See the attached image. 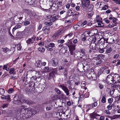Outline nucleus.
<instances>
[{"instance_id":"nucleus-1","label":"nucleus","mask_w":120,"mask_h":120,"mask_svg":"<svg viewBox=\"0 0 120 120\" xmlns=\"http://www.w3.org/2000/svg\"><path fill=\"white\" fill-rule=\"evenodd\" d=\"M26 110L27 111V116H26L25 117H24L23 118V119L29 118L31 116H33L36 113V110L33 109L28 108L26 109Z\"/></svg>"},{"instance_id":"nucleus-32","label":"nucleus","mask_w":120,"mask_h":120,"mask_svg":"<svg viewBox=\"0 0 120 120\" xmlns=\"http://www.w3.org/2000/svg\"><path fill=\"white\" fill-rule=\"evenodd\" d=\"M54 75V74L52 73H49V77L48 78V79L50 80L52 78H53Z\"/></svg>"},{"instance_id":"nucleus-22","label":"nucleus","mask_w":120,"mask_h":120,"mask_svg":"<svg viewBox=\"0 0 120 120\" xmlns=\"http://www.w3.org/2000/svg\"><path fill=\"white\" fill-rule=\"evenodd\" d=\"M106 96L105 95H102V98L101 100V102L103 103H105L106 102Z\"/></svg>"},{"instance_id":"nucleus-3","label":"nucleus","mask_w":120,"mask_h":120,"mask_svg":"<svg viewBox=\"0 0 120 120\" xmlns=\"http://www.w3.org/2000/svg\"><path fill=\"white\" fill-rule=\"evenodd\" d=\"M59 18L58 15H56L55 14H54L50 15L47 16L46 20H49L50 21L54 22Z\"/></svg>"},{"instance_id":"nucleus-53","label":"nucleus","mask_w":120,"mask_h":120,"mask_svg":"<svg viewBox=\"0 0 120 120\" xmlns=\"http://www.w3.org/2000/svg\"><path fill=\"white\" fill-rule=\"evenodd\" d=\"M3 69L8 71L9 70V68H7V65H4L3 67Z\"/></svg>"},{"instance_id":"nucleus-9","label":"nucleus","mask_w":120,"mask_h":120,"mask_svg":"<svg viewBox=\"0 0 120 120\" xmlns=\"http://www.w3.org/2000/svg\"><path fill=\"white\" fill-rule=\"evenodd\" d=\"M104 57L103 55L102 54L99 55L97 56V58L98 60L97 61L96 63V65H99L102 63V61L101 60V59H102L103 57Z\"/></svg>"},{"instance_id":"nucleus-40","label":"nucleus","mask_w":120,"mask_h":120,"mask_svg":"<svg viewBox=\"0 0 120 120\" xmlns=\"http://www.w3.org/2000/svg\"><path fill=\"white\" fill-rule=\"evenodd\" d=\"M73 12L72 11V10H69L67 13V15L69 16H71L72 15Z\"/></svg>"},{"instance_id":"nucleus-58","label":"nucleus","mask_w":120,"mask_h":120,"mask_svg":"<svg viewBox=\"0 0 120 120\" xmlns=\"http://www.w3.org/2000/svg\"><path fill=\"white\" fill-rule=\"evenodd\" d=\"M108 9V6L107 5H105L102 8V9L104 10H105Z\"/></svg>"},{"instance_id":"nucleus-21","label":"nucleus","mask_w":120,"mask_h":120,"mask_svg":"<svg viewBox=\"0 0 120 120\" xmlns=\"http://www.w3.org/2000/svg\"><path fill=\"white\" fill-rule=\"evenodd\" d=\"M23 101L24 102L26 103L29 105H30L33 103V102L32 101L29 100H26L23 99Z\"/></svg>"},{"instance_id":"nucleus-63","label":"nucleus","mask_w":120,"mask_h":120,"mask_svg":"<svg viewBox=\"0 0 120 120\" xmlns=\"http://www.w3.org/2000/svg\"><path fill=\"white\" fill-rule=\"evenodd\" d=\"M86 51L88 53H90L92 52V51L91 49H86Z\"/></svg>"},{"instance_id":"nucleus-55","label":"nucleus","mask_w":120,"mask_h":120,"mask_svg":"<svg viewBox=\"0 0 120 120\" xmlns=\"http://www.w3.org/2000/svg\"><path fill=\"white\" fill-rule=\"evenodd\" d=\"M31 39V40L33 43H34V41H35L36 37L35 36H33L31 37V38H30Z\"/></svg>"},{"instance_id":"nucleus-41","label":"nucleus","mask_w":120,"mask_h":120,"mask_svg":"<svg viewBox=\"0 0 120 120\" xmlns=\"http://www.w3.org/2000/svg\"><path fill=\"white\" fill-rule=\"evenodd\" d=\"M112 49L110 47L107 49L105 51V52L107 53H109L112 51Z\"/></svg>"},{"instance_id":"nucleus-14","label":"nucleus","mask_w":120,"mask_h":120,"mask_svg":"<svg viewBox=\"0 0 120 120\" xmlns=\"http://www.w3.org/2000/svg\"><path fill=\"white\" fill-rule=\"evenodd\" d=\"M20 99L18 95H15L13 98V102L14 103L17 104L20 102Z\"/></svg>"},{"instance_id":"nucleus-11","label":"nucleus","mask_w":120,"mask_h":120,"mask_svg":"<svg viewBox=\"0 0 120 120\" xmlns=\"http://www.w3.org/2000/svg\"><path fill=\"white\" fill-rule=\"evenodd\" d=\"M82 7L84 8L87 7L90 4L89 0H82Z\"/></svg>"},{"instance_id":"nucleus-8","label":"nucleus","mask_w":120,"mask_h":120,"mask_svg":"<svg viewBox=\"0 0 120 120\" xmlns=\"http://www.w3.org/2000/svg\"><path fill=\"white\" fill-rule=\"evenodd\" d=\"M87 74V76L90 78V80H95L97 79V76L95 74L93 73L92 75H90V73L89 72Z\"/></svg>"},{"instance_id":"nucleus-54","label":"nucleus","mask_w":120,"mask_h":120,"mask_svg":"<svg viewBox=\"0 0 120 120\" xmlns=\"http://www.w3.org/2000/svg\"><path fill=\"white\" fill-rule=\"evenodd\" d=\"M26 42L27 44H28L29 45L31 43H33L31 40V39L30 38Z\"/></svg>"},{"instance_id":"nucleus-6","label":"nucleus","mask_w":120,"mask_h":120,"mask_svg":"<svg viewBox=\"0 0 120 120\" xmlns=\"http://www.w3.org/2000/svg\"><path fill=\"white\" fill-rule=\"evenodd\" d=\"M59 87H60L66 94L67 96L68 97L70 96L69 95V90L68 88L63 85H60L59 86Z\"/></svg>"},{"instance_id":"nucleus-17","label":"nucleus","mask_w":120,"mask_h":120,"mask_svg":"<svg viewBox=\"0 0 120 120\" xmlns=\"http://www.w3.org/2000/svg\"><path fill=\"white\" fill-rule=\"evenodd\" d=\"M68 114H67L65 116V112H64V113H63L61 117L64 119H67L70 118V115L71 114V112L70 110L68 111Z\"/></svg>"},{"instance_id":"nucleus-42","label":"nucleus","mask_w":120,"mask_h":120,"mask_svg":"<svg viewBox=\"0 0 120 120\" xmlns=\"http://www.w3.org/2000/svg\"><path fill=\"white\" fill-rule=\"evenodd\" d=\"M23 11L24 12L28 14L30 13L31 12L30 10L28 9H24L23 10Z\"/></svg>"},{"instance_id":"nucleus-48","label":"nucleus","mask_w":120,"mask_h":120,"mask_svg":"<svg viewBox=\"0 0 120 120\" xmlns=\"http://www.w3.org/2000/svg\"><path fill=\"white\" fill-rule=\"evenodd\" d=\"M8 104H4L2 105V107L3 109L4 108H6L8 107Z\"/></svg>"},{"instance_id":"nucleus-26","label":"nucleus","mask_w":120,"mask_h":120,"mask_svg":"<svg viewBox=\"0 0 120 120\" xmlns=\"http://www.w3.org/2000/svg\"><path fill=\"white\" fill-rule=\"evenodd\" d=\"M75 45L73 44L69 47V50L75 51Z\"/></svg>"},{"instance_id":"nucleus-34","label":"nucleus","mask_w":120,"mask_h":120,"mask_svg":"<svg viewBox=\"0 0 120 120\" xmlns=\"http://www.w3.org/2000/svg\"><path fill=\"white\" fill-rule=\"evenodd\" d=\"M52 105H50L49 106H47L46 108V109L47 111H48L51 110L52 109Z\"/></svg>"},{"instance_id":"nucleus-39","label":"nucleus","mask_w":120,"mask_h":120,"mask_svg":"<svg viewBox=\"0 0 120 120\" xmlns=\"http://www.w3.org/2000/svg\"><path fill=\"white\" fill-rule=\"evenodd\" d=\"M91 108H93L97 106V102H94V103L91 104Z\"/></svg>"},{"instance_id":"nucleus-38","label":"nucleus","mask_w":120,"mask_h":120,"mask_svg":"<svg viewBox=\"0 0 120 120\" xmlns=\"http://www.w3.org/2000/svg\"><path fill=\"white\" fill-rule=\"evenodd\" d=\"M3 52L5 53H6L9 50V49L6 47L5 48H2Z\"/></svg>"},{"instance_id":"nucleus-30","label":"nucleus","mask_w":120,"mask_h":120,"mask_svg":"<svg viewBox=\"0 0 120 120\" xmlns=\"http://www.w3.org/2000/svg\"><path fill=\"white\" fill-rule=\"evenodd\" d=\"M55 91L56 92L57 94L58 95L60 94H61L62 92L60 90L58 89L57 88H55Z\"/></svg>"},{"instance_id":"nucleus-43","label":"nucleus","mask_w":120,"mask_h":120,"mask_svg":"<svg viewBox=\"0 0 120 120\" xmlns=\"http://www.w3.org/2000/svg\"><path fill=\"white\" fill-rule=\"evenodd\" d=\"M59 35L62 34L63 33V31L62 29H60L57 32Z\"/></svg>"},{"instance_id":"nucleus-37","label":"nucleus","mask_w":120,"mask_h":120,"mask_svg":"<svg viewBox=\"0 0 120 120\" xmlns=\"http://www.w3.org/2000/svg\"><path fill=\"white\" fill-rule=\"evenodd\" d=\"M15 71V69L14 68H11L9 71V73L10 74H14V72Z\"/></svg>"},{"instance_id":"nucleus-51","label":"nucleus","mask_w":120,"mask_h":120,"mask_svg":"<svg viewBox=\"0 0 120 120\" xmlns=\"http://www.w3.org/2000/svg\"><path fill=\"white\" fill-rule=\"evenodd\" d=\"M52 23L50 21L49 22H45V24L46 25H48L49 26H50L52 25Z\"/></svg>"},{"instance_id":"nucleus-57","label":"nucleus","mask_w":120,"mask_h":120,"mask_svg":"<svg viewBox=\"0 0 120 120\" xmlns=\"http://www.w3.org/2000/svg\"><path fill=\"white\" fill-rule=\"evenodd\" d=\"M87 108V111H88L91 108H91V105L89 104L88 105Z\"/></svg>"},{"instance_id":"nucleus-52","label":"nucleus","mask_w":120,"mask_h":120,"mask_svg":"<svg viewBox=\"0 0 120 120\" xmlns=\"http://www.w3.org/2000/svg\"><path fill=\"white\" fill-rule=\"evenodd\" d=\"M104 113L108 115H109L111 113L109 111V110L108 109L105 110L104 111Z\"/></svg>"},{"instance_id":"nucleus-27","label":"nucleus","mask_w":120,"mask_h":120,"mask_svg":"<svg viewBox=\"0 0 120 120\" xmlns=\"http://www.w3.org/2000/svg\"><path fill=\"white\" fill-rule=\"evenodd\" d=\"M83 42V45L85 46H87L90 43L89 41L88 40H86Z\"/></svg>"},{"instance_id":"nucleus-15","label":"nucleus","mask_w":120,"mask_h":120,"mask_svg":"<svg viewBox=\"0 0 120 120\" xmlns=\"http://www.w3.org/2000/svg\"><path fill=\"white\" fill-rule=\"evenodd\" d=\"M80 56L79 57L81 59H83L84 58H83L85 56V50L84 49H80Z\"/></svg>"},{"instance_id":"nucleus-16","label":"nucleus","mask_w":120,"mask_h":120,"mask_svg":"<svg viewBox=\"0 0 120 120\" xmlns=\"http://www.w3.org/2000/svg\"><path fill=\"white\" fill-rule=\"evenodd\" d=\"M94 8V6L92 4H90L87 7L85 8V10L86 11L90 12L92 11Z\"/></svg>"},{"instance_id":"nucleus-56","label":"nucleus","mask_w":120,"mask_h":120,"mask_svg":"<svg viewBox=\"0 0 120 120\" xmlns=\"http://www.w3.org/2000/svg\"><path fill=\"white\" fill-rule=\"evenodd\" d=\"M58 43H63L64 42V40L63 39L60 40L58 41Z\"/></svg>"},{"instance_id":"nucleus-19","label":"nucleus","mask_w":120,"mask_h":120,"mask_svg":"<svg viewBox=\"0 0 120 120\" xmlns=\"http://www.w3.org/2000/svg\"><path fill=\"white\" fill-rule=\"evenodd\" d=\"M108 39H107L105 41L103 44V48L104 49H106L108 48L109 46V44L107 41Z\"/></svg>"},{"instance_id":"nucleus-28","label":"nucleus","mask_w":120,"mask_h":120,"mask_svg":"<svg viewBox=\"0 0 120 120\" xmlns=\"http://www.w3.org/2000/svg\"><path fill=\"white\" fill-rule=\"evenodd\" d=\"M82 37L81 40L82 41H83L86 40V37L85 35V34H84V33L82 34Z\"/></svg>"},{"instance_id":"nucleus-24","label":"nucleus","mask_w":120,"mask_h":120,"mask_svg":"<svg viewBox=\"0 0 120 120\" xmlns=\"http://www.w3.org/2000/svg\"><path fill=\"white\" fill-rule=\"evenodd\" d=\"M21 26L20 25H17L15 26L12 29L13 31H14L16 29L21 28Z\"/></svg>"},{"instance_id":"nucleus-62","label":"nucleus","mask_w":120,"mask_h":120,"mask_svg":"<svg viewBox=\"0 0 120 120\" xmlns=\"http://www.w3.org/2000/svg\"><path fill=\"white\" fill-rule=\"evenodd\" d=\"M17 49L18 50H20L22 48V47L19 44L17 45Z\"/></svg>"},{"instance_id":"nucleus-31","label":"nucleus","mask_w":120,"mask_h":120,"mask_svg":"<svg viewBox=\"0 0 120 120\" xmlns=\"http://www.w3.org/2000/svg\"><path fill=\"white\" fill-rule=\"evenodd\" d=\"M37 64V66L38 67L40 68L41 66V62L40 60H38L36 62Z\"/></svg>"},{"instance_id":"nucleus-47","label":"nucleus","mask_w":120,"mask_h":120,"mask_svg":"<svg viewBox=\"0 0 120 120\" xmlns=\"http://www.w3.org/2000/svg\"><path fill=\"white\" fill-rule=\"evenodd\" d=\"M87 22L86 21H85L83 23H81L80 26L81 27H83L86 25L87 23Z\"/></svg>"},{"instance_id":"nucleus-4","label":"nucleus","mask_w":120,"mask_h":120,"mask_svg":"<svg viewBox=\"0 0 120 120\" xmlns=\"http://www.w3.org/2000/svg\"><path fill=\"white\" fill-rule=\"evenodd\" d=\"M114 83L120 82V76L119 75L114 73L111 74Z\"/></svg>"},{"instance_id":"nucleus-61","label":"nucleus","mask_w":120,"mask_h":120,"mask_svg":"<svg viewBox=\"0 0 120 120\" xmlns=\"http://www.w3.org/2000/svg\"><path fill=\"white\" fill-rule=\"evenodd\" d=\"M73 119L74 120H79L78 117L76 115L74 116Z\"/></svg>"},{"instance_id":"nucleus-2","label":"nucleus","mask_w":120,"mask_h":120,"mask_svg":"<svg viewBox=\"0 0 120 120\" xmlns=\"http://www.w3.org/2000/svg\"><path fill=\"white\" fill-rule=\"evenodd\" d=\"M26 109H19L17 111V112L19 114L20 113V117L23 119L24 117L27 116V113H26Z\"/></svg>"},{"instance_id":"nucleus-60","label":"nucleus","mask_w":120,"mask_h":120,"mask_svg":"<svg viewBox=\"0 0 120 120\" xmlns=\"http://www.w3.org/2000/svg\"><path fill=\"white\" fill-rule=\"evenodd\" d=\"M30 23V22L29 21H26V22H24V24L25 26H26L28 24H29Z\"/></svg>"},{"instance_id":"nucleus-36","label":"nucleus","mask_w":120,"mask_h":120,"mask_svg":"<svg viewBox=\"0 0 120 120\" xmlns=\"http://www.w3.org/2000/svg\"><path fill=\"white\" fill-rule=\"evenodd\" d=\"M64 112L63 110H60V112H59L57 113V115H59L60 117L62 116L63 113H64Z\"/></svg>"},{"instance_id":"nucleus-18","label":"nucleus","mask_w":120,"mask_h":120,"mask_svg":"<svg viewBox=\"0 0 120 120\" xmlns=\"http://www.w3.org/2000/svg\"><path fill=\"white\" fill-rule=\"evenodd\" d=\"M50 28L49 27L47 26L45 27H43V30L44 33L45 34H48L50 32Z\"/></svg>"},{"instance_id":"nucleus-64","label":"nucleus","mask_w":120,"mask_h":120,"mask_svg":"<svg viewBox=\"0 0 120 120\" xmlns=\"http://www.w3.org/2000/svg\"><path fill=\"white\" fill-rule=\"evenodd\" d=\"M106 68V67L105 66H104L102 67L100 70L101 71H103L104 70H105Z\"/></svg>"},{"instance_id":"nucleus-33","label":"nucleus","mask_w":120,"mask_h":120,"mask_svg":"<svg viewBox=\"0 0 120 120\" xmlns=\"http://www.w3.org/2000/svg\"><path fill=\"white\" fill-rule=\"evenodd\" d=\"M78 67L81 69H83L84 66H83V64L82 63L79 64L78 65Z\"/></svg>"},{"instance_id":"nucleus-29","label":"nucleus","mask_w":120,"mask_h":120,"mask_svg":"<svg viewBox=\"0 0 120 120\" xmlns=\"http://www.w3.org/2000/svg\"><path fill=\"white\" fill-rule=\"evenodd\" d=\"M38 50L41 52L43 53L45 51V49L42 47H40L39 48Z\"/></svg>"},{"instance_id":"nucleus-59","label":"nucleus","mask_w":120,"mask_h":120,"mask_svg":"<svg viewBox=\"0 0 120 120\" xmlns=\"http://www.w3.org/2000/svg\"><path fill=\"white\" fill-rule=\"evenodd\" d=\"M113 99L112 98H109L108 99V103L111 104L112 102Z\"/></svg>"},{"instance_id":"nucleus-46","label":"nucleus","mask_w":120,"mask_h":120,"mask_svg":"<svg viewBox=\"0 0 120 120\" xmlns=\"http://www.w3.org/2000/svg\"><path fill=\"white\" fill-rule=\"evenodd\" d=\"M44 70L45 71L48 72L49 70V67H45L44 68Z\"/></svg>"},{"instance_id":"nucleus-25","label":"nucleus","mask_w":120,"mask_h":120,"mask_svg":"<svg viewBox=\"0 0 120 120\" xmlns=\"http://www.w3.org/2000/svg\"><path fill=\"white\" fill-rule=\"evenodd\" d=\"M102 19L99 15H97L96 17V21L97 22H102Z\"/></svg>"},{"instance_id":"nucleus-50","label":"nucleus","mask_w":120,"mask_h":120,"mask_svg":"<svg viewBox=\"0 0 120 120\" xmlns=\"http://www.w3.org/2000/svg\"><path fill=\"white\" fill-rule=\"evenodd\" d=\"M49 47H51L52 48H53L55 46L54 44L52 43H50L48 45Z\"/></svg>"},{"instance_id":"nucleus-44","label":"nucleus","mask_w":120,"mask_h":120,"mask_svg":"<svg viewBox=\"0 0 120 120\" xmlns=\"http://www.w3.org/2000/svg\"><path fill=\"white\" fill-rule=\"evenodd\" d=\"M5 91L4 90L3 88H0V94L2 95L4 93Z\"/></svg>"},{"instance_id":"nucleus-13","label":"nucleus","mask_w":120,"mask_h":120,"mask_svg":"<svg viewBox=\"0 0 120 120\" xmlns=\"http://www.w3.org/2000/svg\"><path fill=\"white\" fill-rule=\"evenodd\" d=\"M10 96L9 95H2L1 98L3 100H6L8 102H10L11 101V98H10Z\"/></svg>"},{"instance_id":"nucleus-49","label":"nucleus","mask_w":120,"mask_h":120,"mask_svg":"<svg viewBox=\"0 0 120 120\" xmlns=\"http://www.w3.org/2000/svg\"><path fill=\"white\" fill-rule=\"evenodd\" d=\"M113 106V104H109V105H108L107 107V108L109 110H110L112 108Z\"/></svg>"},{"instance_id":"nucleus-7","label":"nucleus","mask_w":120,"mask_h":120,"mask_svg":"<svg viewBox=\"0 0 120 120\" xmlns=\"http://www.w3.org/2000/svg\"><path fill=\"white\" fill-rule=\"evenodd\" d=\"M113 84L112 85V90L114 92L115 90H118L120 86V82H116L113 83Z\"/></svg>"},{"instance_id":"nucleus-10","label":"nucleus","mask_w":120,"mask_h":120,"mask_svg":"<svg viewBox=\"0 0 120 120\" xmlns=\"http://www.w3.org/2000/svg\"><path fill=\"white\" fill-rule=\"evenodd\" d=\"M106 81L109 84H111L114 83L112 74L108 75L106 78Z\"/></svg>"},{"instance_id":"nucleus-12","label":"nucleus","mask_w":120,"mask_h":120,"mask_svg":"<svg viewBox=\"0 0 120 120\" xmlns=\"http://www.w3.org/2000/svg\"><path fill=\"white\" fill-rule=\"evenodd\" d=\"M50 62L53 66L56 67L58 63V59L55 58H53L50 61Z\"/></svg>"},{"instance_id":"nucleus-45","label":"nucleus","mask_w":120,"mask_h":120,"mask_svg":"<svg viewBox=\"0 0 120 120\" xmlns=\"http://www.w3.org/2000/svg\"><path fill=\"white\" fill-rule=\"evenodd\" d=\"M14 91V90L13 88H9L8 90V92L10 94L12 93Z\"/></svg>"},{"instance_id":"nucleus-20","label":"nucleus","mask_w":120,"mask_h":120,"mask_svg":"<svg viewBox=\"0 0 120 120\" xmlns=\"http://www.w3.org/2000/svg\"><path fill=\"white\" fill-rule=\"evenodd\" d=\"M97 116H99L100 115L98 114H96L94 112L90 114V116L91 118H96V117Z\"/></svg>"},{"instance_id":"nucleus-5","label":"nucleus","mask_w":120,"mask_h":120,"mask_svg":"<svg viewBox=\"0 0 120 120\" xmlns=\"http://www.w3.org/2000/svg\"><path fill=\"white\" fill-rule=\"evenodd\" d=\"M90 49L96 50H99V46L98 44L94 42L91 43L89 45Z\"/></svg>"},{"instance_id":"nucleus-23","label":"nucleus","mask_w":120,"mask_h":120,"mask_svg":"<svg viewBox=\"0 0 120 120\" xmlns=\"http://www.w3.org/2000/svg\"><path fill=\"white\" fill-rule=\"evenodd\" d=\"M65 44L68 46V48L73 45L72 42L69 40L67 41V42Z\"/></svg>"},{"instance_id":"nucleus-35","label":"nucleus","mask_w":120,"mask_h":120,"mask_svg":"<svg viewBox=\"0 0 120 120\" xmlns=\"http://www.w3.org/2000/svg\"><path fill=\"white\" fill-rule=\"evenodd\" d=\"M73 33L72 32H71L68 35H66L65 36V37H71L73 35Z\"/></svg>"}]
</instances>
